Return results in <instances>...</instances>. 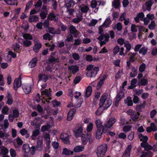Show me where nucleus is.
<instances>
[{
  "mask_svg": "<svg viewBox=\"0 0 157 157\" xmlns=\"http://www.w3.org/2000/svg\"><path fill=\"white\" fill-rule=\"evenodd\" d=\"M9 124L8 122V121L7 119H5L4 121V123L2 124V129L5 132V130L7 128L9 127Z\"/></svg>",
  "mask_w": 157,
  "mask_h": 157,
  "instance_id": "obj_36",
  "label": "nucleus"
},
{
  "mask_svg": "<svg viewBox=\"0 0 157 157\" xmlns=\"http://www.w3.org/2000/svg\"><path fill=\"white\" fill-rule=\"evenodd\" d=\"M38 61L36 57H34L31 59L28 65L29 67L30 68L34 67L36 65Z\"/></svg>",
  "mask_w": 157,
  "mask_h": 157,
  "instance_id": "obj_13",
  "label": "nucleus"
},
{
  "mask_svg": "<svg viewBox=\"0 0 157 157\" xmlns=\"http://www.w3.org/2000/svg\"><path fill=\"white\" fill-rule=\"evenodd\" d=\"M156 26L155 23L154 21H152L150 24H149L148 28L149 29L153 30L155 29Z\"/></svg>",
  "mask_w": 157,
  "mask_h": 157,
  "instance_id": "obj_43",
  "label": "nucleus"
},
{
  "mask_svg": "<svg viewBox=\"0 0 157 157\" xmlns=\"http://www.w3.org/2000/svg\"><path fill=\"white\" fill-rule=\"evenodd\" d=\"M104 82H103V81L100 80L96 86L97 89L98 90H99Z\"/></svg>",
  "mask_w": 157,
  "mask_h": 157,
  "instance_id": "obj_64",
  "label": "nucleus"
},
{
  "mask_svg": "<svg viewBox=\"0 0 157 157\" xmlns=\"http://www.w3.org/2000/svg\"><path fill=\"white\" fill-rule=\"evenodd\" d=\"M22 88L25 94H29L31 91V85L30 84L23 85Z\"/></svg>",
  "mask_w": 157,
  "mask_h": 157,
  "instance_id": "obj_10",
  "label": "nucleus"
},
{
  "mask_svg": "<svg viewBox=\"0 0 157 157\" xmlns=\"http://www.w3.org/2000/svg\"><path fill=\"white\" fill-rule=\"evenodd\" d=\"M127 112L128 114L130 115V117L133 121L136 122L138 121L140 115L139 112L134 111L132 110L128 111Z\"/></svg>",
  "mask_w": 157,
  "mask_h": 157,
  "instance_id": "obj_3",
  "label": "nucleus"
},
{
  "mask_svg": "<svg viewBox=\"0 0 157 157\" xmlns=\"http://www.w3.org/2000/svg\"><path fill=\"white\" fill-rule=\"evenodd\" d=\"M84 148L82 145H78L75 146L74 148V151L75 152H79L83 151Z\"/></svg>",
  "mask_w": 157,
  "mask_h": 157,
  "instance_id": "obj_26",
  "label": "nucleus"
},
{
  "mask_svg": "<svg viewBox=\"0 0 157 157\" xmlns=\"http://www.w3.org/2000/svg\"><path fill=\"white\" fill-rule=\"evenodd\" d=\"M88 137L87 136H82V143L83 145H86L88 142Z\"/></svg>",
  "mask_w": 157,
  "mask_h": 157,
  "instance_id": "obj_41",
  "label": "nucleus"
},
{
  "mask_svg": "<svg viewBox=\"0 0 157 157\" xmlns=\"http://www.w3.org/2000/svg\"><path fill=\"white\" fill-rule=\"evenodd\" d=\"M20 45L17 43H16L15 45L13 46V49L15 52L20 53L21 50H20Z\"/></svg>",
  "mask_w": 157,
  "mask_h": 157,
  "instance_id": "obj_34",
  "label": "nucleus"
},
{
  "mask_svg": "<svg viewBox=\"0 0 157 157\" xmlns=\"http://www.w3.org/2000/svg\"><path fill=\"white\" fill-rule=\"evenodd\" d=\"M111 22V21L110 19L109 18H107L106 19L102 26L103 27L107 28L109 27Z\"/></svg>",
  "mask_w": 157,
  "mask_h": 157,
  "instance_id": "obj_31",
  "label": "nucleus"
},
{
  "mask_svg": "<svg viewBox=\"0 0 157 157\" xmlns=\"http://www.w3.org/2000/svg\"><path fill=\"white\" fill-rule=\"evenodd\" d=\"M32 44L31 41L29 40H25L23 42V45L24 47H29L32 45Z\"/></svg>",
  "mask_w": 157,
  "mask_h": 157,
  "instance_id": "obj_40",
  "label": "nucleus"
},
{
  "mask_svg": "<svg viewBox=\"0 0 157 157\" xmlns=\"http://www.w3.org/2000/svg\"><path fill=\"white\" fill-rule=\"evenodd\" d=\"M108 94L105 93L103 94L100 99L99 105L100 107H103V110L106 109L112 104V101L108 98Z\"/></svg>",
  "mask_w": 157,
  "mask_h": 157,
  "instance_id": "obj_1",
  "label": "nucleus"
},
{
  "mask_svg": "<svg viewBox=\"0 0 157 157\" xmlns=\"http://www.w3.org/2000/svg\"><path fill=\"white\" fill-rule=\"evenodd\" d=\"M116 119L112 117L110 118L106 124L104 125V128H106V130L110 128L113 124L116 122Z\"/></svg>",
  "mask_w": 157,
  "mask_h": 157,
  "instance_id": "obj_6",
  "label": "nucleus"
},
{
  "mask_svg": "<svg viewBox=\"0 0 157 157\" xmlns=\"http://www.w3.org/2000/svg\"><path fill=\"white\" fill-rule=\"evenodd\" d=\"M59 14H55L54 13L51 12L49 14L48 18L50 21L54 20L55 21H57L59 18Z\"/></svg>",
  "mask_w": 157,
  "mask_h": 157,
  "instance_id": "obj_9",
  "label": "nucleus"
},
{
  "mask_svg": "<svg viewBox=\"0 0 157 157\" xmlns=\"http://www.w3.org/2000/svg\"><path fill=\"white\" fill-rule=\"evenodd\" d=\"M48 61L50 63H58L59 62V58H56L55 56H49Z\"/></svg>",
  "mask_w": 157,
  "mask_h": 157,
  "instance_id": "obj_18",
  "label": "nucleus"
},
{
  "mask_svg": "<svg viewBox=\"0 0 157 157\" xmlns=\"http://www.w3.org/2000/svg\"><path fill=\"white\" fill-rule=\"evenodd\" d=\"M137 70L134 67H133L132 69V71L130 73V76L132 78L136 77L137 75Z\"/></svg>",
  "mask_w": 157,
  "mask_h": 157,
  "instance_id": "obj_29",
  "label": "nucleus"
},
{
  "mask_svg": "<svg viewBox=\"0 0 157 157\" xmlns=\"http://www.w3.org/2000/svg\"><path fill=\"white\" fill-rule=\"evenodd\" d=\"M73 152L70 149H68L66 148H64L63 149L62 154L63 155H65L67 156H69L71 155H73Z\"/></svg>",
  "mask_w": 157,
  "mask_h": 157,
  "instance_id": "obj_19",
  "label": "nucleus"
},
{
  "mask_svg": "<svg viewBox=\"0 0 157 157\" xmlns=\"http://www.w3.org/2000/svg\"><path fill=\"white\" fill-rule=\"evenodd\" d=\"M140 146L144 148V149L147 151L149 150H151L153 149L152 147L150 145H149L148 143L144 144V143H141L140 144Z\"/></svg>",
  "mask_w": 157,
  "mask_h": 157,
  "instance_id": "obj_17",
  "label": "nucleus"
},
{
  "mask_svg": "<svg viewBox=\"0 0 157 157\" xmlns=\"http://www.w3.org/2000/svg\"><path fill=\"white\" fill-rule=\"evenodd\" d=\"M132 149L131 145H128L126 148L125 152L123 153L122 157H129L130 152Z\"/></svg>",
  "mask_w": 157,
  "mask_h": 157,
  "instance_id": "obj_11",
  "label": "nucleus"
},
{
  "mask_svg": "<svg viewBox=\"0 0 157 157\" xmlns=\"http://www.w3.org/2000/svg\"><path fill=\"white\" fill-rule=\"evenodd\" d=\"M139 138L140 139L141 141H142V143H144V144H146L148 140V137L147 136H144L142 134H140L139 135Z\"/></svg>",
  "mask_w": 157,
  "mask_h": 157,
  "instance_id": "obj_24",
  "label": "nucleus"
},
{
  "mask_svg": "<svg viewBox=\"0 0 157 157\" xmlns=\"http://www.w3.org/2000/svg\"><path fill=\"white\" fill-rule=\"evenodd\" d=\"M124 45L126 48V52H129L131 48V44L128 41H127L124 43Z\"/></svg>",
  "mask_w": 157,
  "mask_h": 157,
  "instance_id": "obj_48",
  "label": "nucleus"
},
{
  "mask_svg": "<svg viewBox=\"0 0 157 157\" xmlns=\"http://www.w3.org/2000/svg\"><path fill=\"white\" fill-rule=\"evenodd\" d=\"M112 5L115 9H117L120 5L119 0H114L113 2Z\"/></svg>",
  "mask_w": 157,
  "mask_h": 157,
  "instance_id": "obj_37",
  "label": "nucleus"
},
{
  "mask_svg": "<svg viewBox=\"0 0 157 157\" xmlns=\"http://www.w3.org/2000/svg\"><path fill=\"white\" fill-rule=\"evenodd\" d=\"M60 139L63 141L65 143H69V138L68 135L66 133H62L60 137Z\"/></svg>",
  "mask_w": 157,
  "mask_h": 157,
  "instance_id": "obj_12",
  "label": "nucleus"
},
{
  "mask_svg": "<svg viewBox=\"0 0 157 157\" xmlns=\"http://www.w3.org/2000/svg\"><path fill=\"white\" fill-rule=\"evenodd\" d=\"M69 31L71 34L73 35L74 37L77 38L78 37L79 32L74 26L71 25L69 27Z\"/></svg>",
  "mask_w": 157,
  "mask_h": 157,
  "instance_id": "obj_7",
  "label": "nucleus"
},
{
  "mask_svg": "<svg viewBox=\"0 0 157 157\" xmlns=\"http://www.w3.org/2000/svg\"><path fill=\"white\" fill-rule=\"evenodd\" d=\"M23 37L25 40H32L33 39L32 36L29 33H25L23 35Z\"/></svg>",
  "mask_w": 157,
  "mask_h": 157,
  "instance_id": "obj_45",
  "label": "nucleus"
},
{
  "mask_svg": "<svg viewBox=\"0 0 157 157\" xmlns=\"http://www.w3.org/2000/svg\"><path fill=\"white\" fill-rule=\"evenodd\" d=\"M113 50L114 54L116 55L119 52L120 48L117 45L114 48Z\"/></svg>",
  "mask_w": 157,
  "mask_h": 157,
  "instance_id": "obj_63",
  "label": "nucleus"
},
{
  "mask_svg": "<svg viewBox=\"0 0 157 157\" xmlns=\"http://www.w3.org/2000/svg\"><path fill=\"white\" fill-rule=\"evenodd\" d=\"M107 146L106 144H103L97 148L96 152L98 157H103L106 152Z\"/></svg>",
  "mask_w": 157,
  "mask_h": 157,
  "instance_id": "obj_2",
  "label": "nucleus"
},
{
  "mask_svg": "<svg viewBox=\"0 0 157 157\" xmlns=\"http://www.w3.org/2000/svg\"><path fill=\"white\" fill-rule=\"evenodd\" d=\"M148 83V80L145 78H142L137 82V85L139 87L141 86H146Z\"/></svg>",
  "mask_w": 157,
  "mask_h": 157,
  "instance_id": "obj_21",
  "label": "nucleus"
},
{
  "mask_svg": "<svg viewBox=\"0 0 157 157\" xmlns=\"http://www.w3.org/2000/svg\"><path fill=\"white\" fill-rule=\"evenodd\" d=\"M68 69V70L71 71L73 74H75L79 70V67L76 65L69 66Z\"/></svg>",
  "mask_w": 157,
  "mask_h": 157,
  "instance_id": "obj_14",
  "label": "nucleus"
},
{
  "mask_svg": "<svg viewBox=\"0 0 157 157\" xmlns=\"http://www.w3.org/2000/svg\"><path fill=\"white\" fill-rule=\"evenodd\" d=\"M43 140L38 139L37 141V146L36 147V150L39 151H41L43 149Z\"/></svg>",
  "mask_w": 157,
  "mask_h": 157,
  "instance_id": "obj_15",
  "label": "nucleus"
},
{
  "mask_svg": "<svg viewBox=\"0 0 157 157\" xmlns=\"http://www.w3.org/2000/svg\"><path fill=\"white\" fill-rule=\"evenodd\" d=\"M102 107L99 106V108L95 112V114L97 116H100L102 114L103 110L101 108Z\"/></svg>",
  "mask_w": 157,
  "mask_h": 157,
  "instance_id": "obj_49",
  "label": "nucleus"
},
{
  "mask_svg": "<svg viewBox=\"0 0 157 157\" xmlns=\"http://www.w3.org/2000/svg\"><path fill=\"white\" fill-rule=\"evenodd\" d=\"M92 91V88L90 86H89L87 87L86 91L85 92V94L87 98L91 95Z\"/></svg>",
  "mask_w": 157,
  "mask_h": 157,
  "instance_id": "obj_32",
  "label": "nucleus"
},
{
  "mask_svg": "<svg viewBox=\"0 0 157 157\" xmlns=\"http://www.w3.org/2000/svg\"><path fill=\"white\" fill-rule=\"evenodd\" d=\"M132 126L130 125H125L123 127V130L124 132H128L130 131Z\"/></svg>",
  "mask_w": 157,
  "mask_h": 157,
  "instance_id": "obj_55",
  "label": "nucleus"
},
{
  "mask_svg": "<svg viewBox=\"0 0 157 157\" xmlns=\"http://www.w3.org/2000/svg\"><path fill=\"white\" fill-rule=\"evenodd\" d=\"M1 152L3 155H7L9 152V150L5 147H3L1 149Z\"/></svg>",
  "mask_w": 157,
  "mask_h": 157,
  "instance_id": "obj_60",
  "label": "nucleus"
},
{
  "mask_svg": "<svg viewBox=\"0 0 157 157\" xmlns=\"http://www.w3.org/2000/svg\"><path fill=\"white\" fill-rule=\"evenodd\" d=\"M41 47V44L37 43L35 44L33 47V50L35 52L38 53Z\"/></svg>",
  "mask_w": 157,
  "mask_h": 157,
  "instance_id": "obj_25",
  "label": "nucleus"
},
{
  "mask_svg": "<svg viewBox=\"0 0 157 157\" xmlns=\"http://www.w3.org/2000/svg\"><path fill=\"white\" fill-rule=\"evenodd\" d=\"M79 17L77 16V17L74 18L73 20V21L75 23L78 24L83 19L82 14H81Z\"/></svg>",
  "mask_w": 157,
  "mask_h": 157,
  "instance_id": "obj_30",
  "label": "nucleus"
},
{
  "mask_svg": "<svg viewBox=\"0 0 157 157\" xmlns=\"http://www.w3.org/2000/svg\"><path fill=\"white\" fill-rule=\"evenodd\" d=\"M72 56L73 59L75 60H78L79 59V55L77 53H74L72 54Z\"/></svg>",
  "mask_w": 157,
  "mask_h": 157,
  "instance_id": "obj_58",
  "label": "nucleus"
},
{
  "mask_svg": "<svg viewBox=\"0 0 157 157\" xmlns=\"http://www.w3.org/2000/svg\"><path fill=\"white\" fill-rule=\"evenodd\" d=\"M39 127V129H36L33 132L32 136L36 137L40 133V131H39V128H40V125L38 126Z\"/></svg>",
  "mask_w": 157,
  "mask_h": 157,
  "instance_id": "obj_59",
  "label": "nucleus"
},
{
  "mask_svg": "<svg viewBox=\"0 0 157 157\" xmlns=\"http://www.w3.org/2000/svg\"><path fill=\"white\" fill-rule=\"evenodd\" d=\"M96 132V137L97 139H99L101 136V135L103 133L106 132L107 130L106 128L103 127H98Z\"/></svg>",
  "mask_w": 157,
  "mask_h": 157,
  "instance_id": "obj_4",
  "label": "nucleus"
},
{
  "mask_svg": "<svg viewBox=\"0 0 157 157\" xmlns=\"http://www.w3.org/2000/svg\"><path fill=\"white\" fill-rule=\"evenodd\" d=\"M125 103H127L128 106H131L133 105L132 101L131 99V98L130 97H128L127 98L126 100H124Z\"/></svg>",
  "mask_w": 157,
  "mask_h": 157,
  "instance_id": "obj_33",
  "label": "nucleus"
},
{
  "mask_svg": "<svg viewBox=\"0 0 157 157\" xmlns=\"http://www.w3.org/2000/svg\"><path fill=\"white\" fill-rule=\"evenodd\" d=\"M83 128L82 127H80L77 129L75 133L76 136L78 137L82 132Z\"/></svg>",
  "mask_w": 157,
  "mask_h": 157,
  "instance_id": "obj_38",
  "label": "nucleus"
},
{
  "mask_svg": "<svg viewBox=\"0 0 157 157\" xmlns=\"http://www.w3.org/2000/svg\"><path fill=\"white\" fill-rule=\"evenodd\" d=\"M15 118H17L19 115V113L17 109H13V114H12Z\"/></svg>",
  "mask_w": 157,
  "mask_h": 157,
  "instance_id": "obj_50",
  "label": "nucleus"
},
{
  "mask_svg": "<svg viewBox=\"0 0 157 157\" xmlns=\"http://www.w3.org/2000/svg\"><path fill=\"white\" fill-rule=\"evenodd\" d=\"M44 138L46 142L50 141V136L48 133H46L44 135Z\"/></svg>",
  "mask_w": 157,
  "mask_h": 157,
  "instance_id": "obj_52",
  "label": "nucleus"
},
{
  "mask_svg": "<svg viewBox=\"0 0 157 157\" xmlns=\"http://www.w3.org/2000/svg\"><path fill=\"white\" fill-rule=\"evenodd\" d=\"M124 92L121 90L117 95L116 99L118 101H120L121 99L124 96Z\"/></svg>",
  "mask_w": 157,
  "mask_h": 157,
  "instance_id": "obj_28",
  "label": "nucleus"
},
{
  "mask_svg": "<svg viewBox=\"0 0 157 157\" xmlns=\"http://www.w3.org/2000/svg\"><path fill=\"white\" fill-rule=\"evenodd\" d=\"M146 65L144 63H142L140 66L139 71L140 72H143L146 68Z\"/></svg>",
  "mask_w": 157,
  "mask_h": 157,
  "instance_id": "obj_47",
  "label": "nucleus"
},
{
  "mask_svg": "<svg viewBox=\"0 0 157 157\" xmlns=\"http://www.w3.org/2000/svg\"><path fill=\"white\" fill-rule=\"evenodd\" d=\"M11 157H16L17 155L15 151L13 148H11L10 150Z\"/></svg>",
  "mask_w": 157,
  "mask_h": 157,
  "instance_id": "obj_53",
  "label": "nucleus"
},
{
  "mask_svg": "<svg viewBox=\"0 0 157 157\" xmlns=\"http://www.w3.org/2000/svg\"><path fill=\"white\" fill-rule=\"evenodd\" d=\"M93 124L91 122H90L87 127L86 130L88 132H90L93 128Z\"/></svg>",
  "mask_w": 157,
  "mask_h": 157,
  "instance_id": "obj_51",
  "label": "nucleus"
},
{
  "mask_svg": "<svg viewBox=\"0 0 157 157\" xmlns=\"http://www.w3.org/2000/svg\"><path fill=\"white\" fill-rule=\"evenodd\" d=\"M21 78H20V76H19L18 78H16L14 80L13 84L14 89L17 91V88L21 87Z\"/></svg>",
  "mask_w": 157,
  "mask_h": 157,
  "instance_id": "obj_8",
  "label": "nucleus"
},
{
  "mask_svg": "<svg viewBox=\"0 0 157 157\" xmlns=\"http://www.w3.org/2000/svg\"><path fill=\"white\" fill-rule=\"evenodd\" d=\"M22 150L25 153H29L30 150L29 145L28 144H24L22 146Z\"/></svg>",
  "mask_w": 157,
  "mask_h": 157,
  "instance_id": "obj_20",
  "label": "nucleus"
},
{
  "mask_svg": "<svg viewBox=\"0 0 157 157\" xmlns=\"http://www.w3.org/2000/svg\"><path fill=\"white\" fill-rule=\"evenodd\" d=\"M29 21L30 22H37L39 20V18L36 15H32L30 16L29 18Z\"/></svg>",
  "mask_w": 157,
  "mask_h": 157,
  "instance_id": "obj_27",
  "label": "nucleus"
},
{
  "mask_svg": "<svg viewBox=\"0 0 157 157\" xmlns=\"http://www.w3.org/2000/svg\"><path fill=\"white\" fill-rule=\"evenodd\" d=\"M116 119L112 117L110 118L106 124L104 125V128H106V130L110 128L113 124L116 122Z\"/></svg>",
  "mask_w": 157,
  "mask_h": 157,
  "instance_id": "obj_5",
  "label": "nucleus"
},
{
  "mask_svg": "<svg viewBox=\"0 0 157 157\" xmlns=\"http://www.w3.org/2000/svg\"><path fill=\"white\" fill-rule=\"evenodd\" d=\"M52 103L53 106L54 107H57L59 106L60 104V102L57 101L56 99L52 100Z\"/></svg>",
  "mask_w": 157,
  "mask_h": 157,
  "instance_id": "obj_57",
  "label": "nucleus"
},
{
  "mask_svg": "<svg viewBox=\"0 0 157 157\" xmlns=\"http://www.w3.org/2000/svg\"><path fill=\"white\" fill-rule=\"evenodd\" d=\"M8 110L9 108L7 106H5L3 107L2 109V113L4 114H7Z\"/></svg>",
  "mask_w": 157,
  "mask_h": 157,
  "instance_id": "obj_56",
  "label": "nucleus"
},
{
  "mask_svg": "<svg viewBox=\"0 0 157 157\" xmlns=\"http://www.w3.org/2000/svg\"><path fill=\"white\" fill-rule=\"evenodd\" d=\"M81 11L83 13H86L89 10V7L87 6H85L83 7H80Z\"/></svg>",
  "mask_w": 157,
  "mask_h": 157,
  "instance_id": "obj_44",
  "label": "nucleus"
},
{
  "mask_svg": "<svg viewBox=\"0 0 157 157\" xmlns=\"http://www.w3.org/2000/svg\"><path fill=\"white\" fill-rule=\"evenodd\" d=\"M99 71V68L98 67H94L93 69L90 71V77H95Z\"/></svg>",
  "mask_w": 157,
  "mask_h": 157,
  "instance_id": "obj_16",
  "label": "nucleus"
},
{
  "mask_svg": "<svg viewBox=\"0 0 157 157\" xmlns=\"http://www.w3.org/2000/svg\"><path fill=\"white\" fill-rule=\"evenodd\" d=\"M143 155H144L146 157H152L153 155L152 152L150 151H147L146 152H144L143 153Z\"/></svg>",
  "mask_w": 157,
  "mask_h": 157,
  "instance_id": "obj_46",
  "label": "nucleus"
},
{
  "mask_svg": "<svg viewBox=\"0 0 157 157\" xmlns=\"http://www.w3.org/2000/svg\"><path fill=\"white\" fill-rule=\"evenodd\" d=\"M150 127H151L152 131L154 132L156 131L157 130V126L154 123H151Z\"/></svg>",
  "mask_w": 157,
  "mask_h": 157,
  "instance_id": "obj_61",
  "label": "nucleus"
},
{
  "mask_svg": "<svg viewBox=\"0 0 157 157\" xmlns=\"http://www.w3.org/2000/svg\"><path fill=\"white\" fill-rule=\"evenodd\" d=\"M76 112V110L75 109H70L68 112V114L69 116L71 115L72 116L74 117V114Z\"/></svg>",
  "mask_w": 157,
  "mask_h": 157,
  "instance_id": "obj_62",
  "label": "nucleus"
},
{
  "mask_svg": "<svg viewBox=\"0 0 157 157\" xmlns=\"http://www.w3.org/2000/svg\"><path fill=\"white\" fill-rule=\"evenodd\" d=\"M95 123L97 128L104 127V126H103V125H102V122L99 119L95 121Z\"/></svg>",
  "mask_w": 157,
  "mask_h": 157,
  "instance_id": "obj_54",
  "label": "nucleus"
},
{
  "mask_svg": "<svg viewBox=\"0 0 157 157\" xmlns=\"http://www.w3.org/2000/svg\"><path fill=\"white\" fill-rule=\"evenodd\" d=\"M75 5V2L73 0H70L69 1L66 3V6L67 9H70L69 8L73 7Z\"/></svg>",
  "mask_w": 157,
  "mask_h": 157,
  "instance_id": "obj_35",
  "label": "nucleus"
},
{
  "mask_svg": "<svg viewBox=\"0 0 157 157\" xmlns=\"http://www.w3.org/2000/svg\"><path fill=\"white\" fill-rule=\"evenodd\" d=\"M39 81L42 80L44 82H45L48 79V76L45 74H40L38 75Z\"/></svg>",
  "mask_w": 157,
  "mask_h": 157,
  "instance_id": "obj_22",
  "label": "nucleus"
},
{
  "mask_svg": "<svg viewBox=\"0 0 157 157\" xmlns=\"http://www.w3.org/2000/svg\"><path fill=\"white\" fill-rule=\"evenodd\" d=\"M33 4V3L32 1H29L26 5L25 11H27L30 8H31Z\"/></svg>",
  "mask_w": 157,
  "mask_h": 157,
  "instance_id": "obj_39",
  "label": "nucleus"
},
{
  "mask_svg": "<svg viewBox=\"0 0 157 157\" xmlns=\"http://www.w3.org/2000/svg\"><path fill=\"white\" fill-rule=\"evenodd\" d=\"M51 92V89L49 88V90L48 89H46L42 91L41 94L42 95H45L47 97H51L52 94Z\"/></svg>",
  "mask_w": 157,
  "mask_h": 157,
  "instance_id": "obj_23",
  "label": "nucleus"
},
{
  "mask_svg": "<svg viewBox=\"0 0 157 157\" xmlns=\"http://www.w3.org/2000/svg\"><path fill=\"white\" fill-rule=\"evenodd\" d=\"M139 52L140 54L142 53L143 55H145L147 52V49L145 48L144 47H142Z\"/></svg>",
  "mask_w": 157,
  "mask_h": 157,
  "instance_id": "obj_42",
  "label": "nucleus"
}]
</instances>
